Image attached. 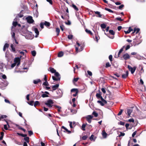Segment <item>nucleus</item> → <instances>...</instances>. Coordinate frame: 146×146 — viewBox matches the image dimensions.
<instances>
[{
    "instance_id": "obj_1",
    "label": "nucleus",
    "mask_w": 146,
    "mask_h": 146,
    "mask_svg": "<svg viewBox=\"0 0 146 146\" xmlns=\"http://www.w3.org/2000/svg\"><path fill=\"white\" fill-rule=\"evenodd\" d=\"M9 84L8 82L6 80L4 81L3 82L0 83V88L2 90H4L5 88Z\"/></svg>"
},
{
    "instance_id": "obj_2",
    "label": "nucleus",
    "mask_w": 146,
    "mask_h": 146,
    "mask_svg": "<svg viewBox=\"0 0 146 146\" xmlns=\"http://www.w3.org/2000/svg\"><path fill=\"white\" fill-rule=\"evenodd\" d=\"M45 105H46L49 108H51L53 106V104L54 102L51 99H49L44 103Z\"/></svg>"
},
{
    "instance_id": "obj_3",
    "label": "nucleus",
    "mask_w": 146,
    "mask_h": 146,
    "mask_svg": "<svg viewBox=\"0 0 146 146\" xmlns=\"http://www.w3.org/2000/svg\"><path fill=\"white\" fill-rule=\"evenodd\" d=\"M62 93L61 90H58L56 92V95L55 97L56 98H59L62 96Z\"/></svg>"
},
{
    "instance_id": "obj_4",
    "label": "nucleus",
    "mask_w": 146,
    "mask_h": 146,
    "mask_svg": "<svg viewBox=\"0 0 146 146\" xmlns=\"http://www.w3.org/2000/svg\"><path fill=\"white\" fill-rule=\"evenodd\" d=\"M127 67L129 70L131 71L132 74H133L134 72L136 70V68L135 67H134L133 68H132L130 66L128 65L127 66Z\"/></svg>"
},
{
    "instance_id": "obj_5",
    "label": "nucleus",
    "mask_w": 146,
    "mask_h": 146,
    "mask_svg": "<svg viewBox=\"0 0 146 146\" xmlns=\"http://www.w3.org/2000/svg\"><path fill=\"white\" fill-rule=\"evenodd\" d=\"M93 116L92 115H88L86 117V118L87 121L89 123H90L91 122V119L93 117Z\"/></svg>"
},
{
    "instance_id": "obj_6",
    "label": "nucleus",
    "mask_w": 146,
    "mask_h": 146,
    "mask_svg": "<svg viewBox=\"0 0 146 146\" xmlns=\"http://www.w3.org/2000/svg\"><path fill=\"white\" fill-rule=\"evenodd\" d=\"M26 19L27 22L29 23H31L34 22V20L33 19L32 17L30 16L27 17Z\"/></svg>"
},
{
    "instance_id": "obj_7",
    "label": "nucleus",
    "mask_w": 146,
    "mask_h": 146,
    "mask_svg": "<svg viewBox=\"0 0 146 146\" xmlns=\"http://www.w3.org/2000/svg\"><path fill=\"white\" fill-rule=\"evenodd\" d=\"M104 101L102 99H101V101H98L97 102L100 104V105L102 106H104L105 104H106L107 103L106 101L104 99Z\"/></svg>"
},
{
    "instance_id": "obj_8",
    "label": "nucleus",
    "mask_w": 146,
    "mask_h": 146,
    "mask_svg": "<svg viewBox=\"0 0 146 146\" xmlns=\"http://www.w3.org/2000/svg\"><path fill=\"white\" fill-rule=\"evenodd\" d=\"M20 59L19 57L16 58L14 60V62L16 64H17V66H18L20 64Z\"/></svg>"
},
{
    "instance_id": "obj_9",
    "label": "nucleus",
    "mask_w": 146,
    "mask_h": 146,
    "mask_svg": "<svg viewBox=\"0 0 146 146\" xmlns=\"http://www.w3.org/2000/svg\"><path fill=\"white\" fill-rule=\"evenodd\" d=\"M123 58L125 60H127L130 58V56L127 53L124 54L123 55Z\"/></svg>"
},
{
    "instance_id": "obj_10",
    "label": "nucleus",
    "mask_w": 146,
    "mask_h": 146,
    "mask_svg": "<svg viewBox=\"0 0 146 146\" xmlns=\"http://www.w3.org/2000/svg\"><path fill=\"white\" fill-rule=\"evenodd\" d=\"M34 30L35 32V33L36 34V35L35 36V37H37L38 36L39 34V32L38 30V29L36 28H35L34 29Z\"/></svg>"
},
{
    "instance_id": "obj_11",
    "label": "nucleus",
    "mask_w": 146,
    "mask_h": 146,
    "mask_svg": "<svg viewBox=\"0 0 146 146\" xmlns=\"http://www.w3.org/2000/svg\"><path fill=\"white\" fill-rule=\"evenodd\" d=\"M62 129H63L64 130L63 131L64 132L68 133H70L71 131H70L68 130L64 126H62L61 127Z\"/></svg>"
},
{
    "instance_id": "obj_12",
    "label": "nucleus",
    "mask_w": 146,
    "mask_h": 146,
    "mask_svg": "<svg viewBox=\"0 0 146 146\" xmlns=\"http://www.w3.org/2000/svg\"><path fill=\"white\" fill-rule=\"evenodd\" d=\"M11 48L12 50L11 51L15 53H16V51L15 47L14 46V45L13 44H11Z\"/></svg>"
},
{
    "instance_id": "obj_13",
    "label": "nucleus",
    "mask_w": 146,
    "mask_h": 146,
    "mask_svg": "<svg viewBox=\"0 0 146 146\" xmlns=\"http://www.w3.org/2000/svg\"><path fill=\"white\" fill-rule=\"evenodd\" d=\"M128 75V71H126L125 72V73L124 74L122 75V77L123 78H126Z\"/></svg>"
},
{
    "instance_id": "obj_14",
    "label": "nucleus",
    "mask_w": 146,
    "mask_h": 146,
    "mask_svg": "<svg viewBox=\"0 0 146 146\" xmlns=\"http://www.w3.org/2000/svg\"><path fill=\"white\" fill-rule=\"evenodd\" d=\"M59 85L58 84H56V85L52 86V88L53 90H56L59 87Z\"/></svg>"
},
{
    "instance_id": "obj_15",
    "label": "nucleus",
    "mask_w": 146,
    "mask_h": 146,
    "mask_svg": "<svg viewBox=\"0 0 146 146\" xmlns=\"http://www.w3.org/2000/svg\"><path fill=\"white\" fill-rule=\"evenodd\" d=\"M140 30L138 28L137 29L136 28H135L134 29L133 32L132 33V34L135 33L136 34H137Z\"/></svg>"
},
{
    "instance_id": "obj_16",
    "label": "nucleus",
    "mask_w": 146,
    "mask_h": 146,
    "mask_svg": "<svg viewBox=\"0 0 146 146\" xmlns=\"http://www.w3.org/2000/svg\"><path fill=\"white\" fill-rule=\"evenodd\" d=\"M11 35L12 40L14 42V39H16L15 36V33L14 32H11Z\"/></svg>"
},
{
    "instance_id": "obj_17",
    "label": "nucleus",
    "mask_w": 146,
    "mask_h": 146,
    "mask_svg": "<svg viewBox=\"0 0 146 146\" xmlns=\"http://www.w3.org/2000/svg\"><path fill=\"white\" fill-rule=\"evenodd\" d=\"M96 96L98 98H100L101 100L102 99L104 101V99L103 98L100 94L97 93L96 94Z\"/></svg>"
},
{
    "instance_id": "obj_18",
    "label": "nucleus",
    "mask_w": 146,
    "mask_h": 146,
    "mask_svg": "<svg viewBox=\"0 0 146 146\" xmlns=\"http://www.w3.org/2000/svg\"><path fill=\"white\" fill-rule=\"evenodd\" d=\"M49 70L52 73H55L56 72V70L52 67L49 68Z\"/></svg>"
},
{
    "instance_id": "obj_19",
    "label": "nucleus",
    "mask_w": 146,
    "mask_h": 146,
    "mask_svg": "<svg viewBox=\"0 0 146 146\" xmlns=\"http://www.w3.org/2000/svg\"><path fill=\"white\" fill-rule=\"evenodd\" d=\"M64 53L62 51L60 52L58 54V56L59 57H61L63 56Z\"/></svg>"
},
{
    "instance_id": "obj_20",
    "label": "nucleus",
    "mask_w": 146,
    "mask_h": 146,
    "mask_svg": "<svg viewBox=\"0 0 146 146\" xmlns=\"http://www.w3.org/2000/svg\"><path fill=\"white\" fill-rule=\"evenodd\" d=\"M41 80L40 79H38L33 80V83L35 84H37L38 83L40 82Z\"/></svg>"
},
{
    "instance_id": "obj_21",
    "label": "nucleus",
    "mask_w": 146,
    "mask_h": 146,
    "mask_svg": "<svg viewBox=\"0 0 146 146\" xmlns=\"http://www.w3.org/2000/svg\"><path fill=\"white\" fill-rule=\"evenodd\" d=\"M102 136L104 138H106L107 137V133L105 132L104 130H103L102 131Z\"/></svg>"
},
{
    "instance_id": "obj_22",
    "label": "nucleus",
    "mask_w": 146,
    "mask_h": 146,
    "mask_svg": "<svg viewBox=\"0 0 146 146\" xmlns=\"http://www.w3.org/2000/svg\"><path fill=\"white\" fill-rule=\"evenodd\" d=\"M52 78L53 80L54 81L59 80L60 79V77L56 78L54 76H52Z\"/></svg>"
},
{
    "instance_id": "obj_23",
    "label": "nucleus",
    "mask_w": 146,
    "mask_h": 146,
    "mask_svg": "<svg viewBox=\"0 0 146 146\" xmlns=\"http://www.w3.org/2000/svg\"><path fill=\"white\" fill-rule=\"evenodd\" d=\"M9 46V45L7 43H5L4 46L3 48V50L5 51V49L6 48H7Z\"/></svg>"
},
{
    "instance_id": "obj_24",
    "label": "nucleus",
    "mask_w": 146,
    "mask_h": 146,
    "mask_svg": "<svg viewBox=\"0 0 146 146\" xmlns=\"http://www.w3.org/2000/svg\"><path fill=\"white\" fill-rule=\"evenodd\" d=\"M132 110L131 109H128L127 110V113L128 115H130L131 113L132 112Z\"/></svg>"
},
{
    "instance_id": "obj_25",
    "label": "nucleus",
    "mask_w": 146,
    "mask_h": 146,
    "mask_svg": "<svg viewBox=\"0 0 146 146\" xmlns=\"http://www.w3.org/2000/svg\"><path fill=\"white\" fill-rule=\"evenodd\" d=\"M71 91L72 92L76 93L77 91L78 92V90L77 89L73 88L71 90Z\"/></svg>"
},
{
    "instance_id": "obj_26",
    "label": "nucleus",
    "mask_w": 146,
    "mask_h": 146,
    "mask_svg": "<svg viewBox=\"0 0 146 146\" xmlns=\"http://www.w3.org/2000/svg\"><path fill=\"white\" fill-rule=\"evenodd\" d=\"M124 46H123L122 48L119 50V52L118 53V57H120L119 55L123 51V48Z\"/></svg>"
},
{
    "instance_id": "obj_27",
    "label": "nucleus",
    "mask_w": 146,
    "mask_h": 146,
    "mask_svg": "<svg viewBox=\"0 0 146 146\" xmlns=\"http://www.w3.org/2000/svg\"><path fill=\"white\" fill-rule=\"evenodd\" d=\"M85 31L88 34H90L91 35H92V33L90 31L88 30L87 29H85Z\"/></svg>"
},
{
    "instance_id": "obj_28",
    "label": "nucleus",
    "mask_w": 146,
    "mask_h": 146,
    "mask_svg": "<svg viewBox=\"0 0 146 146\" xmlns=\"http://www.w3.org/2000/svg\"><path fill=\"white\" fill-rule=\"evenodd\" d=\"M44 25H45L46 26L49 27L50 25V23L48 22L45 21L44 23Z\"/></svg>"
},
{
    "instance_id": "obj_29",
    "label": "nucleus",
    "mask_w": 146,
    "mask_h": 146,
    "mask_svg": "<svg viewBox=\"0 0 146 146\" xmlns=\"http://www.w3.org/2000/svg\"><path fill=\"white\" fill-rule=\"evenodd\" d=\"M56 32L57 33V35L58 36L60 32V30L58 28H56Z\"/></svg>"
},
{
    "instance_id": "obj_30",
    "label": "nucleus",
    "mask_w": 146,
    "mask_h": 146,
    "mask_svg": "<svg viewBox=\"0 0 146 146\" xmlns=\"http://www.w3.org/2000/svg\"><path fill=\"white\" fill-rule=\"evenodd\" d=\"M94 12L96 14L98 15V17H101L102 15L100 14V12L98 11H95Z\"/></svg>"
},
{
    "instance_id": "obj_31",
    "label": "nucleus",
    "mask_w": 146,
    "mask_h": 146,
    "mask_svg": "<svg viewBox=\"0 0 146 146\" xmlns=\"http://www.w3.org/2000/svg\"><path fill=\"white\" fill-rule=\"evenodd\" d=\"M109 33L111 35H115V33L114 31L112 30H110L109 31Z\"/></svg>"
},
{
    "instance_id": "obj_32",
    "label": "nucleus",
    "mask_w": 146,
    "mask_h": 146,
    "mask_svg": "<svg viewBox=\"0 0 146 146\" xmlns=\"http://www.w3.org/2000/svg\"><path fill=\"white\" fill-rule=\"evenodd\" d=\"M54 75L56 76L57 77H60V74H59L57 72H56L54 73Z\"/></svg>"
},
{
    "instance_id": "obj_33",
    "label": "nucleus",
    "mask_w": 146,
    "mask_h": 146,
    "mask_svg": "<svg viewBox=\"0 0 146 146\" xmlns=\"http://www.w3.org/2000/svg\"><path fill=\"white\" fill-rule=\"evenodd\" d=\"M80 47H81V48L79 50H78V47H76V50L77 52H80V51H81L82 50V46H81Z\"/></svg>"
},
{
    "instance_id": "obj_34",
    "label": "nucleus",
    "mask_w": 146,
    "mask_h": 146,
    "mask_svg": "<svg viewBox=\"0 0 146 146\" xmlns=\"http://www.w3.org/2000/svg\"><path fill=\"white\" fill-rule=\"evenodd\" d=\"M86 126V125H85L84 124H83L82 125L81 129L83 130V131L85 130V128Z\"/></svg>"
},
{
    "instance_id": "obj_35",
    "label": "nucleus",
    "mask_w": 146,
    "mask_h": 146,
    "mask_svg": "<svg viewBox=\"0 0 146 146\" xmlns=\"http://www.w3.org/2000/svg\"><path fill=\"white\" fill-rule=\"evenodd\" d=\"M92 114L96 117L98 116V114L95 111L93 112Z\"/></svg>"
},
{
    "instance_id": "obj_36",
    "label": "nucleus",
    "mask_w": 146,
    "mask_h": 146,
    "mask_svg": "<svg viewBox=\"0 0 146 146\" xmlns=\"http://www.w3.org/2000/svg\"><path fill=\"white\" fill-rule=\"evenodd\" d=\"M100 26L102 29H105L106 27V25L104 23L101 24Z\"/></svg>"
},
{
    "instance_id": "obj_37",
    "label": "nucleus",
    "mask_w": 146,
    "mask_h": 146,
    "mask_svg": "<svg viewBox=\"0 0 146 146\" xmlns=\"http://www.w3.org/2000/svg\"><path fill=\"white\" fill-rule=\"evenodd\" d=\"M72 7L74 9L78 11V8L76 7V6L74 4L72 5Z\"/></svg>"
},
{
    "instance_id": "obj_38",
    "label": "nucleus",
    "mask_w": 146,
    "mask_h": 146,
    "mask_svg": "<svg viewBox=\"0 0 146 146\" xmlns=\"http://www.w3.org/2000/svg\"><path fill=\"white\" fill-rule=\"evenodd\" d=\"M135 58L137 59H138L139 60L141 59V56L139 54H137L136 56L135 57Z\"/></svg>"
},
{
    "instance_id": "obj_39",
    "label": "nucleus",
    "mask_w": 146,
    "mask_h": 146,
    "mask_svg": "<svg viewBox=\"0 0 146 146\" xmlns=\"http://www.w3.org/2000/svg\"><path fill=\"white\" fill-rule=\"evenodd\" d=\"M17 134L21 136L24 137H25L27 136V135L26 134H23L20 133H17Z\"/></svg>"
},
{
    "instance_id": "obj_40",
    "label": "nucleus",
    "mask_w": 146,
    "mask_h": 146,
    "mask_svg": "<svg viewBox=\"0 0 146 146\" xmlns=\"http://www.w3.org/2000/svg\"><path fill=\"white\" fill-rule=\"evenodd\" d=\"M3 63L0 64V69H1V71H3Z\"/></svg>"
},
{
    "instance_id": "obj_41",
    "label": "nucleus",
    "mask_w": 146,
    "mask_h": 146,
    "mask_svg": "<svg viewBox=\"0 0 146 146\" xmlns=\"http://www.w3.org/2000/svg\"><path fill=\"white\" fill-rule=\"evenodd\" d=\"M31 54L33 56H35L36 54V51L35 50L31 51Z\"/></svg>"
},
{
    "instance_id": "obj_42",
    "label": "nucleus",
    "mask_w": 146,
    "mask_h": 146,
    "mask_svg": "<svg viewBox=\"0 0 146 146\" xmlns=\"http://www.w3.org/2000/svg\"><path fill=\"white\" fill-rule=\"evenodd\" d=\"M40 104V103L38 101H36L35 102L34 105L35 107L37 105H38Z\"/></svg>"
},
{
    "instance_id": "obj_43",
    "label": "nucleus",
    "mask_w": 146,
    "mask_h": 146,
    "mask_svg": "<svg viewBox=\"0 0 146 146\" xmlns=\"http://www.w3.org/2000/svg\"><path fill=\"white\" fill-rule=\"evenodd\" d=\"M14 141L16 144H17L19 145H20L21 144L20 142L18 141L16 139H14Z\"/></svg>"
},
{
    "instance_id": "obj_44",
    "label": "nucleus",
    "mask_w": 146,
    "mask_h": 146,
    "mask_svg": "<svg viewBox=\"0 0 146 146\" xmlns=\"http://www.w3.org/2000/svg\"><path fill=\"white\" fill-rule=\"evenodd\" d=\"M105 10H107V11H108L110 12L113 13V11L111 10L110 9H108V8H105Z\"/></svg>"
},
{
    "instance_id": "obj_45",
    "label": "nucleus",
    "mask_w": 146,
    "mask_h": 146,
    "mask_svg": "<svg viewBox=\"0 0 146 146\" xmlns=\"http://www.w3.org/2000/svg\"><path fill=\"white\" fill-rule=\"evenodd\" d=\"M17 24V23L16 21H13V25L14 27H16Z\"/></svg>"
},
{
    "instance_id": "obj_46",
    "label": "nucleus",
    "mask_w": 146,
    "mask_h": 146,
    "mask_svg": "<svg viewBox=\"0 0 146 146\" xmlns=\"http://www.w3.org/2000/svg\"><path fill=\"white\" fill-rule=\"evenodd\" d=\"M43 84L46 86H48L49 85L47 81H45L44 82Z\"/></svg>"
},
{
    "instance_id": "obj_47",
    "label": "nucleus",
    "mask_w": 146,
    "mask_h": 146,
    "mask_svg": "<svg viewBox=\"0 0 146 146\" xmlns=\"http://www.w3.org/2000/svg\"><path fill=\"white\" fill-rule=\"evenodd\" d=\"M29 137H25L24 138V140L27 142H29Z\"/></svg>"
},
{
    "instance_id": "obj_48",
    "label": "nucleus",
    "mask_w": 146,
    "mask_h": 146,
    "mask_svg": "<svg viewBox=\"0 0 146 146\" xmlns=\"http://www.w3.org/2000/svg\"><path fill=\"white\" fill-rule=\"evenodd\" d=\"M111 65L109 62H107L106 64V67L108 68Z\"/></svg>"
},
{
    "instance_id": "obj_49",
    "label": "nucleus",
    "mask_w": 146,
    "mask_h": 146,
    "mask_svg": "<svg viewBox=\"0 0 146 146\" xmlns=\"http://www.w3.org/2000/svg\"><path fill=\"white\" fill-rule=\"evenodd\" d=\"M28 133L29 136H31L33 134V132L32 131H28Z\"/></svg>"
},
{
    "instance_id": "obj_50",
    "label": "nucleus",
    "mask_w": 146,
    "mask_h": 146,
    "mask_svg": "<svg viewBox=\"0 0 146 146\" xmlns=\"http://www.w3.org/2000/svg\"><path fill=\"white\" fill-rule=\"evenodd\" d=\"M48 95L46 94H42V97L43 98H45L48 97Z\"/></svg>"
},
{
    "instance_id": "obj_51",
    "label": "nucleus",
    "mask_w": 146,
    "mask_h": 146,
    "mask_svg": "<svg viewBox=\"0 0 146 146\" xmlns=\"http://www.w3.org/2000/svg\"><path fill=\"white\" fill-rule=\"evenodd\" d=\"M134 119L132 118L129 119L128 120V121L129 122H132L133 123L134 122Z\"/></svg>"
},
{
    "instance_id": "obj_52",
    "label": "nucleus",
    "mask_w": 146,
    "mask_h": 146,
    "mask_svg": "<svg viewBox=\"0 0 146 146\" xmlns=\"http://www.w3.org/2000/svg\"><path fill=\"white\" fill-rule=\"evenodd\" d=\"M73 36L72 35H68V38L69 39H71L72 38Z\"/></svg>"
},
{
    "instance_id": "obj_53",
    "label": "nucleus",
    "mask_w": 146,
    "mask_h": 146,
    "mask_svg": "<svg viewBox=\"0 0 146 146\" xmlns=\"http://www.w3.org/2000/svg\"><path fill=\"white\" fill-rule=\"evenodd\" d=\"M2 78L3 79L5 80L7 78V77L6 76L5 74H3L2 76Z\"/></svg>"
},
{
    "instance_id": "obj_54",
    "label": "nucleus",
    "mask_w": 146,
    "mask_h": 146,
    "mask_svg": "<svg viewBox=\"0 0 146 146\" xmlns=\"http://www.w3.org/2000/svg\"><path fill=\"white\" fill-rule=\"evenodd\" d=\"M87 138V136L86 135H84L82 137V138L83 140H85Z\"/></svg>"
},
{
    "instance_id": "obj_55",
    "label": "nucleus",
    "mask_w": 146,
    "mask_h": 146,
    "mask_svg": "<svg viewBox=\"0 0 146 146\" xmlns=\"http://www.w3.org/2000/svg\"><path fill=\"white\" fill-rule=\"evenodd\" d=\"M118 124L121 125H123L125 124V123L122 121H120L118 123Z\"/></svg>"
},
{
    "instance_id": "obj_56",
    "label": "nucleus",
    "mask_w": 146,
    "mask_h": 146,
    "mask_svg": "<svg viewBox=\"0 0 146 146\" xmlns=\"http://www.w3.org/2000/svg\"><path fill=\"white\" fill-rule=\"evenodd\" d=\"M112 56L111 55H110L109 56V58L110 61H112Z\"/></svg>"
},
{
    "instance_id": "obj_57",
    "label": "nucleus",
    "mask_w": 146,
    "mask_h": 146,
    "mask_svg": "<svg viewBox=\"0 0 146 146\" xmlns=\"http://www.w3.org/2000/svg\"><path fill=\"white\" fill-rule=\"evenodd\" d=\"M44 23H41L40 24V27L42 29H43L44 28Z\"/></svg>"
},
{
    "instance_id": "obj_58",
    "label": "nucleus",
    "mask_w": 146,
    "mask_h": 146,
    "mask_svg": "<svg viewBox=\"0 0 146 146\" xmlns=\"http://www.w3.org/2000/svg\"><path fill=\"white\" fill-rule=\"evenodd\" d=\"M34 16L36 17H37L38 16V13L36 11L35 13L34 14Z\"/></svg>"
},
{
    "instance_id": "obj_59",
    "label": "nucleus",
    "mask_w": 146,
    "mask_h": 146,
    "mask_svg": "<svg viewBox=\"0 0 146 146\" xmlns=\"http://www.w3.org/2000/svg\"><path fill=\"white\" fill-rule=\"evenodd\" d=\"M115 19L117 20L120 21H122L123 20V19H122L120 17H117Z\"/></svg>"
},
{
    "instance_id": "obj_60",
    "label": "nucleus",
    "mask_w": 146,
    "mask_h": 146,
    "mask_svg": "<svg viewBox=\"0 0 146 146\" xmlns=\"http://www.w3.org/2000/svg\"><path fill=\"white\" fill-rule=\"evenodd\" d=\"M101 90L102 92L104 93L105 94L106 93V91L105 89L104 88H102L101 89Z\"/></svg>"
},
{
    "instance_id": "obj_61",
    "label": "nucleus",
    "mask_w": 146,
    "mask_h": 146,
    "mask_svg": "<svg viewBox=\"0 0 146 146\" xmlns=\"http://www.w3.org/2000/svg\"><path fill=\"white\" fill-rule=\"evenodd\" d=\"M16 64L15 63V62L14 63L12 64L11 65V68H14Z\"/></svg>"
},
{
    "instance_id": "obj_62",
    "label": "nucleus",
    "mask_w": 146,
    "mask_h": 146,
    "mask_svg": "<svg viewBox=\"0 0 146 146\" xmlns=\"http://www.w3.org/2000/svg\"><path fill=\"white\" fill-rule=\"evenodd\" d=\"M94 137V136L93 135H92L90 137V140L91 141L93 140Z\"/></svg>"
},
{
    "instance_id": "obj_63",
    "label": "nucleus",
    "mask_w": 146,
    "mask_h": 146,
    "mask_svg": "<svg viewBox=\"0 0 146 146\" xmlns=\"http://www.w3.org/2000/svg\"><path fill=\"white\" fill-rule=\"evenodd\" d=\"M125 134L124 133L121 132L120 133V134L119 135V136L120 137L121 136H123L125 135Z\"/></svg>"
},
{
    "instance_id": "obj_64",
    "label": "nucleus",
    "mask_w": 146,
    "mask_h": 146,
    "mask_svg": "<svg viewBox=\"0 0 146 146\" xmlns=\"http://www.w3.org/2000/svg\"><path fill=\"white\" fill-rule=\"evenodd\" d=\"M87 72H88V74L90 76H91L92 75V72L91 71H88Z\"/></svg>"
}]
</instances>
